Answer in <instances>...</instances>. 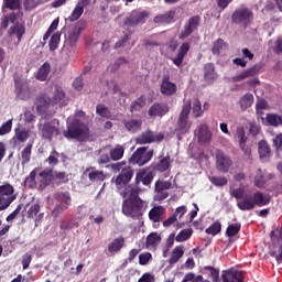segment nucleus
I'll return each mask as SVG.
<instances>
[{"label": "nucleus", "mask_w": 282, "mask_h": 282, "mask_svg": "<svg viewBox=\"0 0 282 282\" xmlns=\"http://www.w3.org/2000/svg\"><path fill=\"white\" fill-rule=\"evenodd\" d=\"M140 193H142V188L131 185L120 192L121 197H128L122 202L121 206V213L126 217H131V219H142L144 213H147L149 205L147 204V200L140 198Z\"/></svg>", "instance_id": "obj_1"}, {"label": "nucleus", "mask_w": 282, "mask_h": 282, "mask_svg": "<svg viewBox=\"0 0 282 282\" xmlns=\"http://www.w3.org/2000/svg\"><path fill=\"white\" fill-rule=\"evenodd\" d=\"M231 196L236 199H241L237 202L239 210H253L257 206L261 208L270 204V200L261 192L245 194L243 188H236L231 192Z\"/></svg>", "instance_id": "obj_2"}, {"label": "nucleus", "mask_w": 282, "mask_h": 282, "mask_svg": "<svg viewBox=\"0 0 282 282\" xmlns=\"http://www.w3.org/2000/svg\"><path fill=\"white\" fill-rule=\"evenodd\" d=\"M40 188L45 191L47 186H61V184H67L69 178H67L66 172L54 171V169H46L39 173Z\"/></svg>", "instance_id": "obj_3"}, {"label": "nucleus", "mask_w": 282, "mask_h": 282, "mask_svg": "<svg viewBox=\"0 0 282 282\" xmlns=\"http://www.w3.org/2000/svg\"><path fill=\"white\" fill-rule=\"evenodd\" d=\"M64 138H66V140L85 142V140L89 139V127L80 122V120L74 119L70 123H67V129L64 131Z\"/></svg>", "instance_id": "obj_4"}, {"label": "nucleus", "mask_w": 282, "mask_h": 282, "mask_svg": "<svg viewBox=\"0 0 282 282\" xmlns=\"http://www.w3.org/2000/svg\"><path fill=\"white\" fill-rule=\"evenodd\" d=\"M252 21H254V13L252 10L246 6H241L237 8L231 14V23L234 25H239V28H248L252 25Z\"/></svg>", "instance_id": "obj_5"}, {"label": "nucleus", "mask_w": 282, "mask_h": 282, "mask_svg": "<svg viewBox=\"0 0 282 282\" xmlns=\"http://www.w3.org/2000/svg\"><path fill=\"white\" fill-rule=\"evenodd\" d=\"M151 12L147 10L135 9L130 12V14L123 20V25L127 28H135L138 25H144L147 23Z\"/></svg>", "instance_id": "obj_6"}, {"label": "nucleus", "mask_w": 282, "mask_h": 282, "mask_svg": "<svg viewBox=\"0 0 282 282\" xmlns=\"http://www.w3.org/2000/svg\"><path fill=\"white\" fill-rule=\"evenodd\" d=\"M14 199H17V195H14V186L10 183L0 185V213L8 210L10 204H12Z\"/></svg>", "instance_id": "obj_7"}, {"label": "nucleus", "mask_w": 282, "mask_h": 282, "mask_svg": "<svg viewBox=\"0 0 282 282\" xmlns=\"http://www.w3.org/2000/svg\"><path fill=\"white\" fill-rule=\"evenodd\" d=\"M189 113H191V100H187L185 101L176 122L175 131L177 133H188V129H191V123L188 122Z\"/></svg>", "instance_id": "obj_8"}, {"label": "nucleus", "mask_w": 282, "mask_h": 282, "mask_svg": "<svg viewBox=\"0 0 282 282\" xmlns=\"http://www.w3.org/2000/svg\"><path fill=\"white\" fill-rule=\"evenodd\" d=\"M153 159V150L147 151V147L138 148L131 158L129 159L130 164H137L138 166H144L149 164Z\"/></svg>", "instance_id": "obj_9"}, {"label": "nucleus", "mask_w": 282, "mask_h": 282, "mask_svg": "<svg viewBox=\"0 0 282 282\" xmlns=\"http://www.w3.org/2000/svg\"><path fill=\"white\" fill-rule=\"evenodd\" d=\"M13 80L15 98H18V100H30V98H32V88H30V84L19 76H14Z\"/></svg>", "instance_id": "obj_10"}, {"label": "nucleus", "mask_w": 282, "mask_h": 282, "mask_svg": "<svg viewBox=\"0 0 282 282\" xmlns=\"http://www.w3.org/2000/svg\"><path fill=\"white\" fill-rule=\"evenodd\" d=\"M199 25H202V17L193 15L184 24L183 30L178 34V39L181 41H185L188 39L193 32H197L199 30Z\"/></svg>", "instance_id": "obj_11"}, {"label": "nucleus", "mask_w": 282, "mask_h": 282, "mask_svg": "<svg viewBox=\"0 0 282 282\" xmlns=\"http://www.w3.org/2000/svg\"><path fill=\"white\" fill-rule=\"evenodd\" d=\"M153 170H151V167L140 169L135 174L134 186L140 188V184H143V186L151 187V184H153Z\"/></svg>", "instance_id": "obj_12"}, {"label": "nucleus", "mask_w": 282, "mask_h": 282, "mask_svg": "<svg viewBox=\"0 0 282 282\" xmlns=\"http://www.w3.org/2000/svg\"><path fill=\"white\" fill-rule=\"evenodd\" d=\"M133 178V169L128 166L122 169L121 173L116 177L115 184L118 188V193L120 194L121 191H124L129 185V182ZM134 186V185H131Z\"/></svg>", "instance_id": "obj_13"}, {"label": "nucleus", "mask_w": 282, "mask_h": 282, "mask_svg": "<svg viewBox=\"0 0 282 282\" xmlns=\"http://www.w3.org/2000/svg\"><path fill=\"white\" fill-rule=\"evenodd\" d=\"M232 167V159L228 156L224 151L216 150V170L219 173H228Z\"/></svg>", "instance_id": "obj_14"}, {"label": "nucleus", "mask_w": 282, "mask_h": 282, "mask_svg": "<svg viewBox=\"0 0 282 282\" xmlns=\"http://www.w3.org/2000/svg\"><path fill=\"white\" fill-rule=\"evenodd\" d=\"M26 217L28 219H34L35 228H39V226L43 224V219L45 217V213L41 212V204H32L26 212Z\"/></svg>", "instance_id": "obj_15"}, {"label": "nucleus", "mask_w": 282, "mask_h": 282, "mask_svg": "<svg viewBox=\"0 0 282 282\" xmlns=\"http://www.w3.org/2000/svg\"><path fill=\"white\" fill-rule=\"evenodd\" d=\"M171 111L169 104L154 102L148 110L149 118H164Z\"/></svg>", "instance_id": "obj_16"}, {"label": "nucleus", "mask_w": 282, "mask_h": 282, "mask_svg": "<svg viewBox=\"0 0 282 282\" xmlns=\"http://www.w3.org/2000/svg\"><path fill=\"white\" fill-rule=\"evenodd\" d=\"M160 91L162 96H175L177 94V84L171 82V76L164 75L161 80Z\"/></svg>", "instance_id": "obj_17"}, {"label": "nucleus", "mask_w": 282, "mask_h": 282, "mask_svg": "<svg viewBox=\"0 0 282 282\" xmlns=\"http://www.w3.org/2000/svg\"><path fill=\"white\" fill-rule=\"evenodd\" d=\"M164 140V134L159 133L154 134L153 131L147 130L142 132L139 137H137L135 142L137 144H151L153 142H162Z\"/></svg>", "instance_id": "obj_18"}, {"label": "nucleus", "mask_w": 282, "mask_h": 282, "mask_svg": "<svg viewBox=\"0 0 282 282\" xmlns=\"http://www.w3.org/2000/svg\"><path fill=\"white\" fill-rule=\"evenodd\" d=\"M84 175H87L89 182H93L94 184H98V182H105L107 180L105 171L97 170L95 166L87 167Z\"/></svg>", "instance_id": "obj_19"}, {"label": "nucleus", "mask_w": 282, "mask_h": 282, "mask_svg": "<svg viewBox=\"0 0 282 282\" xmlns=\"http://www.w3.org/2000/svg\"><path fill=\"white\" fill-rule=\"evenodd\" d=\"M59 134L61 130L58 129V127L53 126L52 122L47 121L42 126L41 135L43 140H48V142H52V140H54V137Z\"/></svg>", "instance_id": "obj_20"}, {"label": "nucleus", "mask_w": 282, "mask_h": 282, "mask_svg": "<svg viewBox=\"0 0 282 282\" xmlns=\"http://www.w3.org/2000/svg\"><path fill=\"white\" fill-rule=\"evenodd\" d=\"M175 10L158 14L153 18V23L156 25H171V23H175Z\"/></svg>", "instance_id": "obj_21"}, {"label": "nucleus", "mask_w": 282, "mask_h": 282, "mask_svg": "<svg viewBox=\"0 0 282 282\" xmlns=\"http://www.w3.org/2000/svg\"><path fill=\"white\" fill-rule=\"evenodd\" d=\"M164 215H166V208L162 205H158L149 212V219L153 221V224H160V221H164Z\"/></svg>", "instance_id": "obj_22"}, {"label": "nucleus", "mask_w": 282, "mask_h": 282, "mask_svg": "<svg viewBox=\"0 0 282 282\" xmlns=\"http://www.w3.org/2000/svg\"><path fill=\"white\" fill-rule=\"evenodd\" d=\"M189 50H191V43L184 42L180 46L176 56L172 58V63H174L176 67H182V63H184V58L186 57V54H188Z\"/></svg>", "instance_id": "obj_23"}, {"label": "nucleus", "mask_w": 282, "mask_h": 282, "mask_svg": "<svg viewBox=\"0 0 282 282\" xmlns=\"http://www.w3.org/2000/svg\"><path fill=\"white\" fill-rule=\"evenodd\" d=\"M260 69H261V66H259V64H256L250 68L243 70L239 75H236L234 77V82L241 83V80H246V78H252V76H257V74H259Z\"/></svg>", "instance_id": "obj_24"}, {"label": "nucleus", "mask_w": 282, "mask_h": 282, "mask_svg": "<svg viewBox=\"0 0 282 282\" xmlns=\"http://www.w3.org/2000/svg\"><path fill=\"white\" fill-rule=\"evenodd\" d=\"M213 133L208 130V124L202 123L198 126V142L200 144H210Z\"/></svg>", "instance_id": "obj_25"}, {"label": "nucleus", "mask_w": 282, "mask_h": 282, "mask_svg": "<svg viewBox=\"0 0 282 282\" xmlns=\"http://www.w3.org/2000/svg\"><path fill=\"white\" fill-rule=\"evenodd\" d=\"M258 152L262 162H268L272 158V149L264 140L258 143Z\"/></svg>", "instance_id": "obj_26"}, {"label": "nucleus", "mask_w": 282, "mask_h": 282, "mask_svg": "<svg viewBox=\"0 0 282 282\" xmlns=\"http://www.w3.org/2000/svg\"><path fill=\"white\" fill-rule=\"evenodd\" d=\"M8 36H17V45H19V43H21V41L23 40V35L25 34V25L23 24H13L12 26L9 28V30L7 31Z\"/></svg>", "instance_id": "obj_27"}, {"label": "nucleus", "mask_w": 282, "mask_h": 282, "mask_svg": "<svg viewBox=\"0 0 282 282\" xmlns=\"http://www.w3.org/2000/svg\"><path fill=\"white\" fill-rule=\"evenodd\" d=\"M83 33V28L80 26H74L68 31V35L66 39V43L70 45V47H74L76 43H78V39H80V34Z\"/></svg>", "instance_id": "obj_28"}, {"label": "nucleus", "mask_w": 282, "mask_h": 282, "mask_svg": "<svg viewBox=\"0 0 282 282\" xmlns=\"http://www.w3.org/2000/svg\"><path fill=\"white\" fill-rule=\"evenodd\" d=\"M30 138V130L25 128H17L15 133L12 138L13 144H19V142H28Z\"/></svg>", "instance_id": "obj_29"}, {"label": "nucleus", "mask_w": 282, "mask_h": 282, "mask_svg": "<svg viewBox=\"0 0 282 282\" xmlns=\"http://www.w3.org/2000/svg\"><path fill=\"white\" fill-rule=\"evenodd\" d=\"M204 78L207 83L217 80V73L215 72V64L207 63L204 65Z\"/></svg>", "instance_id": "obj_30"}, {"label": "nucleus", "mask_w": 282, "mask_h": 282, "mask_svg": "<svg viewBox=\"0 0 282 282\" xmlns=\"http://www.w3.org/2000/svg\"><path fill=\"white\" fill-rule=\"evenodd\" d=\"M122 124L127 131H131L132 133L142 129V120L140 119L123 120Z\"/></svg>", "instance_id": "obj_31"}, {"label": "nucleus", "mask_w": 282, "mask_h": 282, "mask_svg": "<svg viewBox=\"0 0 282 282\" xmlns=\"http://www.w3.org/2000/svg\"><path fill=\"white\" fill-rule=\"evenodd\" d=\"M50 72H52V66L50 63L45 62L37 70L35 78L41 82L47 80V76H50Z\"/></svg>", "instance_id": "obj_32"}, {"label": "nucleus", "mask_w": 282, "mask_h": 282, "mask_svg": "<svg viewBox=\"0 0 282 282\" xmlns=\"http://www.w3.org/2000/svg\"><path fill=\"white\" fill-rule=\"evenodd\" d=\"M162 241V236L158 232H151L145 240V248H158Z\"/></svg>", "instance_id": "obj_33"}, {"label": "nucleus", "mask_w": 282, "mask_h": 282, "mask_svg": "<svg viewBox=\"0 0 282 282\" xmlns=\"http://www.w3.org/2000/svg\"><path fill=\"white\" fill-rule=\"evenodd\" d=\"M52 105V98L46 95H41L35 99V106L37 111H43V109H47Z\"/></svg>", "instance_id": "obj_34"}, {"label": "nucleus", "mask_w": 282, "mask_h": 282, "mask_svg": "<svg viewBox=\"0 0 282 282\" xmlns=\"http://www.w3.org/2000/svg\"><path fill=\"white\" fill-rule=\"evenodd\" d=\"M147 107V96L141 95L138 99L131 102L130 111L134 113V111H142Z\"/></svg>", "instance_id": "obj_35"}, {"label": "nucleus", "mask_w": 282, "mask_h": 282, "mask_svg": "<svg viewBox=\"0 0 282 282\" xmlns=\"http://www.w3.org/2000/svg\"><path fill=\"white\" fill-rule=\"evenodd\" d=\"M109 154L112 162H118L119 160H122V158H124V147L118 144L115 148L110 149Z\"/></svg>", "instance_id": "obj_36"}, {"label": "nucleus", "mask_w": 282, "mask_h": 282, "mask_svg": "<svg viewBox=\"0 0 282 282\" xmlns=\"http://www.w3.org/2000/svg\"><path fill=\"white\" fill-rule=\"evenodd\" d=\"M182 257H184V247L176 246L172 251L171 258L169 259L170 265H175V263H177Z\"/></svg>", "instance_id": "obj_37"}, {"label": "nucleus", "mask_w": 282, "mask_h": 282, "mask_svg": "<svg viewBox=\"0 0 282 282\" xmlns=\"http://www.w3.org/2000/svg\"><path fill=\"white\" fill-rule=\"evenodd\" d=\"M253 104H254V96L250 93L242 96L239 100L240 109H242V111L250 109V107H252Z\"/></svg>", "instance_id": "obj_38"}, {"label": "nucleus", "mask_w": 282, "mask_h": 282, "mask_svg": "<svg viewBox=\"0 0 282 282\" xmlns=\"http://www.w3.org/2000/svg\"><path fill=\"white\" fill-rule=\"evenodd\" d=\"M122 248H124V238L119 237V238H116L112 242L109 243L108 251L110 253L120 252L122 250Z\"/></svg>", "instance_id": "obj_39"}, {"label": "nucleus", "mask_w": 282, "mask_h": 282, "mask_svg": "<svg viewBox=\"0 0 282 282\" xmlns=\"http://www.w3.org/2000/svg\"><path fill=\"white\" fill-rule=\"evenodd\" d=\"M30 160H32V143L26 144V147L21 151L22 166L30 164Z\"/></svg>", "instance_id": "obj_40"}, {"label": "nucleus", "mask_w": 282, "mask_h": 282, "mask_svg": "<svg viewBox=\"0 0 282 282\" xmlns=\"http://www.w3.org/2000/svg\"><path fill=\"white\" fill-rule=\"evenodd\" d=\"M96 113L100 118H105L106 120L111 119V110L105 104H98L96 106Z\"/></svg>", "instance_id": "obj_41"}, {"label": "nucleus", "mask_w": 282, "mask_h": 282, "mask_svg": "<svg viewBox=\"0 0 282 282\" xmlns=\"http://www.w3.org/2000/svg\"><path fill=\"white\" fill-rule=\"evenodd\" d=\"M109 162H111V155L106 149H100L98 152L97 164H99V166H105V164H109Z\"/></svg>", "instance_id": "obj_42"}, {"label": "nucleus", "mask_w": 282, "mask_h": 282, "mask_svg": "<svg viewBox=\"0 0 282 282\" xmlns=\"http://www.w3.org/2000/svg\"><path fill=\"white\" fill-rule=\"evenodd\" d=\"M206 235H212L213 237H217L219 232H221V223L219 220L215 221L208 228L205 229Z\"/></svg>", "instance_id": "obj_43"}, {"label": "nucleus", "mask_w": 282, "mask_h": 282, "mask_svg": "<svg viewBox=\"0 0 282 282\" xmlns=\"http://www.w3.org/2000/svg\"><path fill=\"white\" fill-rule=\"evenodd\" d=\"M84 12H85V9H83V7H78V4H76L73 12L67 18V21H69L70 23H74V21H78V19H80V17H83Z\"/></svg>", "instance_id": "obj_44"}, {"label": "nucleus", "mask_w": 282, "mask_h": 282, "mask_svg": "<svg viewBox=\"0 0 282 282\" xmlns=\"http://www.w3.org/2000/svg\"><path fill=\"white\" fill-rule=\"evenodd\" d=\"M265 120L270 127H279V124H282V115L269 113L267 115Z\"/></svg>", "instance_id": "obj_45"}, {"label": "nucleus", "mask_w": 282, "mask_h": 282, "mask_svg": "<svg viewBox=\"0 0 282 282\" xmlns=\"http://www.w3.org/2000/svg\"><path fill=\"white\" fill-rule=\"evenodd\" d=\"M241 232V224H231L226 229V236L227 237H237Z\"/></svg>", "instance_id": "obj_46"}, {"label": "nucleus", "mask_w": 282, "mask_h": 282, "mask_svg": "<svg viewBox=\"0 0 282 282\" xmlns=\"http://www.w3.org/2000/svg\"><path fill=\"white\" fill-rule=\"evenodd\" d=\"M58 43H61V34L56 32L51 36V40L48 42L50 51L56 52V50H58Z\"/></svg>", "instance_id": "obj_47"}, {"label": "nucleus", "mask_w": 282, "mask_h": 282, "mask_svg": "<svg viewBox=\"0 0 282 282\" xmlns=\"http://www.w3.org/2000/svg\"><path fill=\"white\" fill-rule=\"evenodd\" d=\"M209 182L217 187L227 186L228 185V178L225 176H209Z\"/></svg>", "instance_id": "obj_48"}, {"label": "nucleus", "mask_w": 282, "mask_h": 282, "mask_svg": "<svg viewBox=\"0 0 282 282\" xmlns=\"http://www.w3.org/2000/svg\"><path fill=\"white\" fill-rule=\"evenodd\" d=\"M36 173L37 170L34 169L30 172L29 176H26L24 184L28 186V188H34L36 186Z\"/></svg>", "instance_id": "obj_49"}, {"label": "nucleus", "mask_w": 282, "mask_h": 282, "mask_svg": "<svg viewBox=\"0 0 282 282\" xmlns=\"http://www.w3.org/2000/svg\"><path fill=\"white\" fill-rule=\"evenodd\" d=\"M191 237H193V229H183L175 239L178 243H182L183 241H188Z\"/></svg>", "instance_id": "obj_50"}, {"label": "nucleus", "mask_w": 282, "mask_h": 282, "mask_svg": "<svg viewBox=\"0 0 282 282\" xmlns=\"http://www.w3.org/2000/svg\"><path fill=\"white\" fill-rule=\"evenodd\" d=\"M193 116L194 118H202L204 116V109H202V101L197 98L193 101Z\"/></svg>", "instance_id": "obj_51"}, {"label": "nucleus", "mask_w": 282, "mask_h": 282, "mask_svg": "<svg viewBox=\"0 0 282 282\" xmlns=\"http://www.w3.org/2000/svg\"><path fill=\"white\" fill-rule=\"evenodd\" d=\"M224 47H226V42H224V40H221V39H218L213 44L212 54L219 56V54H221V50H224Z\"/></svg>", "instance_id": "obj_52"}, {"label": "nucleus", "mask_w": 282, "mask_h": 282, "mask_svg": "<svg viewBox=\"0 0 282 282\" xmlns=\"http://www.w3.org/2000/svg\"><path fill=\"white\" fill-rule=\"evenodd\" d=\"M3 8L8 10H21V0H3Z\"/></svg>", "instance_id": "obj_53"}, {"label": "nucleus", "mask_w": 282, "mask_h": 282, "mask_svg": "<svg viewBox=\"0 0 282 282\" xmlns=\"http://www.w3.org/2000/svg\"><path fill=\"white\" fill-rule=\"evenodd\" d=\"M106 169H110L112 173H120V171H122V169H128L127 161L108 164V165H106Z\"/></svg>", "instance_id": "obj_54"}, {"label": "nucleus", "mask_w": 282, "mask_h": 282, "mask_svg": "<svg viewBox=\"0 0 282 282\" xmlns=\"http://www.w3.org/2000/svg\"><path fill=\"white\" fill-rule=\"evenodd\" d=\"M265 175L263 174V171L261 169L258 170L257 175L254 177V183L258 188H263L265 186Z\"/></svg>", "instance_id": "obj_55"}, {"label": "nucleus", "mask_w": 282, "mask_h": 282, "mask_svg": "<svg viewBox=\"0 0 282 282\" xmlns=\"http://www.w3.org/2000/svg\"><path fill=\"white\" fill-rule=\"evenodd\" d=\"M170 166H171V159L166 156L159 161L156 169L161 173H164V171H169Z\"/></svg>", "instance_id": "obj_56"}, {"label": "nucleus", "mask_w": 282, "mask_h": 282, "mask_svg": "<svg viewBox=\"0 0 282 282\" xmlns=\"http://www.w3.org/2000/svg\"><path fill=\"white\" fill-rule=\"evenodd\" d=\"M173 184L169 181H156L154 185V191H169Z\"/></svg>", "instance_id": "obj_57"}, {"label": "nucleus", "mask_w": 282, "mask_h": 282, "mask_svg": "<svg viewBox=\"0 0 282 282\" xmlns=\"http://www.w3.org/2000/svg\"><path fill=\"white\" fill-rule=\"evenodd\" d=\"M61 155L58 154V152H56V150L52 151L51 154L48 155V158L45 159V162L47 164H50V166H56L58 164V158Z\"/></svg>", "instance_id": "obj_58"}, {"label": "nucleus", "mask_w": 282, "mask_h": 282, "mask_svg": "<svg viewBox=\"0 0 282 282\" xmlns=\"http://www.w3.org/2000/svg\"><path fill=\"white\" fill-rule=\"evenodd\" d=\"M63 98H65V91H63V88L56 87L54 97H53V99H51L52 105H58V102H61V100H63Z\"/></svg>", "instance_id": "obj_59"}, {"label": "nucleus", "mask_w": 282, "mask_h": 282, "mask_svg": "<svg viewBox=\"0 0 282 282\" xmlns=\"http://www.w3.org/2000/svg\"><path fill=\"white\" fill-rule=\"evenodd\" d=\"M236 134L238 138L239 147H243L248 142V137H246V130L243 128H237Z\"/></svg>", "instance_id": "obj_60"}, {"label": "nucleus", "mask_w": 282, "mask_h": 282, "mask_svg": "<svg viewBox=\"0 0 282 282\" xmlns=\"http://www.w3.org/2000/svg\"><path fill=\"white\" fill-rule=\"evenodd\" d=\"M57 197L59 202H63V204H65L64 206H67V208H69V206L72 205V196L68 192H62L57 194Z\"/></svg>", "instance_id": "obj_61"}, {"label": "nucleus", "mask_w": 282, "mask_h": 282, "mask_svg": "<svg viewBox=\"0 0 282 282\" xmlns=\"http://www.w3.org/2000/svg\"><path fill=\"white\" fill-rule=\"evenodd\" d=\"M12 131V119L7 120L2 126L0 127V135H6Z\"/></svg>", "instance_id": "obj_62"}, {"label": "nucleus", "mask_w": 282, "mask_h": 282, "mask_svg": "<svg viewBox=\"0 0 282 282\" xmlns=\"http://www.w3.org/2000/svg\"><path fill=\"white\" fill-rule=\"evenodd\" d=\"M151 259H153V254H151V252L141 253L139 254V264L147 265Z\"/></svg>", "instance_id": "obj_63"}, {"label": "nucleus", "mask_w": 282, "mask_h": 282, "mask_svg": "<svg viewBox=\"0 0 282 282\" xmlns=\"http://www.w3.org/2000/svg\"><path fill=\"white\" fill-rule=\"evenodd\" d=\"M273 147L278 153L282 151V133L273 138Z\"/></svg>", "instance_id": "obj_64"}]
</instances>
